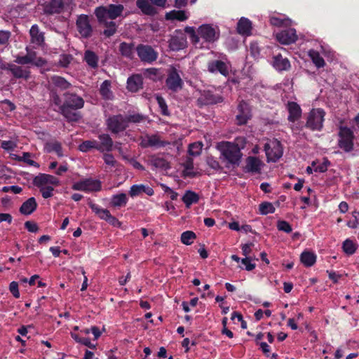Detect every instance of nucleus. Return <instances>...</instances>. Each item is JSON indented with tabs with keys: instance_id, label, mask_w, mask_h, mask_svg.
Segmentation results:
<instances>
[{
	"instance_id": "1",
	"label": "nucleus",
	"mask_w": 359,
	"mask_h": 359,
	"mask_svg": "<svg viewBox=\"0 0 359 359\" xmlns=\"http://www.w3.org/2000/svg\"><path fill=\"white\" fill-rule=\"evenodd\" d=\"M65 100L61 106V114L67 122H79L81 114L79 111L84 106L83 99L75 93L66 92L63 94Z\"/></svg>"
},
{
	"instance_id": "2",
	"label": "nucleus",
	"mask_w": 359,
	"mask_h": 359,
	"mask_svg": "<svg viewBox=\"0 0 359 359\" xmlns=\"http://www.w3.org/2000/svg\"><path fill=\"white\" fill-rule=\"evenodd\" d=\"M217 149L220 152V160L225 163V168L234 169L239 166L243 154L237 144L222 142L218 144Z\"/></svg>"
},
{
	"instance_id": "3",
	"label": "nucleus",
	"mask_w": 359,
	"mask_h": 359,
	"mask_svg": "<svg viewBox=\"0 0 359 359\" xmlns=\"http://www.w3.org/2000/svg\"><path fill=\"white\" fill-rule=\"evenodd\" d=\"M123 9L124 7L121 4H109L96 8L94 13L98 22H102L107 19L114 20L121 16Z\"/></svg>"
},
{
	"instance_id": "4",
	"label": "nucleus",
	"mask_w": 359,
	"mask_h": 359,
	"mask_svg": "<svg viewBox=\"0 0 359 359\" xmlns=\"http://www.w3.org/2000/svg\"><path fill=\"white\" fill-rule=\"evenodd\" d=\"M337 145L339 149L346 153L354 149L355 135L353 131L348 126H340L338 132Z\"/></svg>"
},
{
	"instance_id": "5",
	"label": "nucleus",
	"mask_w": 359,
	"mask_h": 359,
	"mask_svg": "<svg viewBox=\"0 0 359 359\" xmlns=\"http://www.w3.org/2000/svg\"><path fill=\"white\" fill-rule=\"evenodd\" d=\"M325 111L321 108L312 109L306 118L305 127L312 131H321L323 128Z\"/></svg>"
},
{
	"instance_id": "6",
	"label": "nucleus",
	"mask_w": 359,
	"mask_h": 359,
	"mask_svg": "<svg viewBox=\"0 0 359 359\" xmlns=\"http://www.w3.org/2000/svg\"><path fill=\"white\" fill-rule=\"evenodd\" d=\"M72 189L74 191H81L86 193L97 192L102 189V183L99 180H95L91 177L86 178L74 182Z\"/></svg>"
},
{
	"instance_id": "7",
	"label": "nucleus",
	"mask_w": 359,
	"mask_h": 359,
	"mask_svg": "<svg viewBox=\"0 0 359 359\" xmlns=\"http://www.w3.org/2000/svg\"><path fill=\"white\" fill-rule=\"evenodd\" d=\"M106 124L112 134L123 132L128 127L126 116L121 114L109 116L106 121Z\"/></svg>"
},
{
	"instance_id": "8",
	"label": "nucleus",
	"mask_w": 359,
	"mask_h": 359,
	"mask_svg": "<svg viewBox=\"0 0 359 359\" xmlns=\"http://www.w3.org/2000/svg\"><path fill=\"white\" fill-rule=\"evenodd\" d=\"M264 151L268 161L276 162L283 156V149L282 144L277 139L271 140L269 143L264 144Z\"/></svg>"
},
{
	"instance_id": "9",
	"label": "nucleus",
	"mask_w": 359,
	"mask_h": 359,
	"mask_svg": "<svg viewBox=\"0 0 359 359\" xmlns=\"http://www.w3.org/2000/svg\"><path fill=\"white\" fill-rule=\"evenodd\" d=\"M1 69L9 72L15 79L27 81L31 76V72L27 67H23L15 64L4 63L1 65Z\"/></svg>"
},
{
	"instance_id": "10",
	"label": "nucleus",
	"mask_w": 359,
	"mask_h": 359,
	"mask_svg": "<svg viewBox=\"0 0 359 359\" xmlns=\"http://www.w3.org/2000/svg\"><path fill=\"white\" fill-rule=\"evenodd\" d=\"M135 50L140 60L144 63L151 64L158 56V53L149 45L139 44Z\"/></svg>"
},
{
	"instance_id": "11",
	"label": "nucleus",
	"mask_w": 359,
	"mask_h": 359,
	"mask_svg": "<svg viewBox=\"0 0 359 359\" xmlns=\"http://www.w3.org/2000/svg\"><path fill=\"white\" fill-rule=\"evenodd\" d=\"M67 6V2L64 0H47L42 4L43 13L46 15L61 14Z\"/></svg>"
},
{
	"instance_id": "12",
	"label": "nucleus",
	"mask_w": 359,
	"mask_h": 359,
	"mask_svg": "<svg viewBox=\"0 0 359 359\" xmlns=\"http://www.w3.org/2000/svg\"><path fill=\"white\" fill-rule=\"evenodd\" d=\"M76 26L78 32L84 39L90 38L93 34V27L90 23L88 15L81 14L78 15Z\"/></svg>"
},
{
	"instance_id": "13",
	"label": "nucleus",
	"mask_w": 359,
	"mask_h": 359,
	"mask_svg": "<svg viewBox=\"0 0 359 359\" xmlns=\"http://www.w3.org/2000/svg\"><path fill=\"white\" fill-rule=\"evenodd\" d=\"M223 101V98L222 96L219 95H215L210 90H201L200 96L198 97L196 100L197 106L199 107H203V106L210 105V104H215L217 103H220Z\"/></svg>"
},
{
	"instance_id": "14",
	"label": "nucleus",
	"mask_w": 359,
	"mask_h": 359,
	"mask_svg": "<svg viewBox=\"0 0 359 359\" xmlns=\"http://www.w3.org/2000/svg\"><path fill=\"white\" fill-rule=\"evenodd\" d=\"M187 46L186 34L181 29H176L169 40V48L173 51H179Z\"/></svg>"
},
{
	"instance_id": "15",
	"label": "nucleus",
	"mask_w": 359,
	"mask_h": 359,
	"mask_svg": "<svg viewBox=\"0 0 359 359\" xmlns=\"http://www.w3.org/2000/svg\"><path fill=\"white\" fill-rule=\"evenodd\" d=\"M236 122L238 126L245 125L252 117L251 109L249 104L244 100H241L237 107Z\"/></svg>"
},
{
	"instance_id": "16",
	"label": "nucleus",
	"mask_w": 359,
	"mask_h": 359,
	"mask_svg": "<svg viewBox=\"0 0 359 359\" xmlns=\"http://www.w3.org/2000/svg\"><path fill=\"white\" fill-rule=\"evenodd\" d=\"M198 33L205 41L213 43L219 37V32H216L215 29L209 24L201 25L198 29Z\"/></svg>"
},
{
	"instance_id": "17",
	"label": "nucleus",
	"mask_w": 359,
	"mask_h": 359,
	"mask_svg": "<svg viewBox=\"0 0 359 359\" xmlns=\"http://www.w3.org/2000/svg\"><path fill=\"white\" fill-rule=\"evenodd\" d=\"M166 86L172 92H177L183 86V81L175 67L170 70L168 77L165 80Z\"/></svg>"
},
{
	"instance_id": "18",
	"label": "nucleus",
	"mask_w": 359,
	"mask_h": 359,
	"mask_svg": "<svg viewBox=\"0 0 359 359\" xmlns=\"http://www.w3.org/2000/svg\"><path fill=\"white\" fill-rule=\"evenodd\" d=\"M298 39L294 28H286L276 34L277 41L281 44L289 45L294 43Z\"/></svg>"
},
{
	"instance_id": "19",
	"label": "nucleus",
	"mask_w": 359,
	"mask_h": 359,
	"mask_svg": "<svg viewBox=\"0 0 359 359\" xmlns=\"http://www.w3.org/2000/svg\"><path fill=\"white\" fill-rule=\"evenodd\" d=\"M263 163L256 156H248L245 159L243 170L245 173L260 174Z\"/></svg>"
},
{
	"instance_id": "20",
	"label": "nucleus",
	"mask_w": 359,
	"mask_h": 359,
	"mask_svg": "<svg viewBox=\"0 0 359 359\" xmlns=\"http://www.w3.org/2000/svg\"><path fill=\"white\" fill-rule=\"evenodd\" d=\"M96 144L97 150L100 153L110 152L113 149L114 142L109 134L102 133L98 135Z\"/></svg>"
},
{
	"instance_id": "21",
	"label": "nucleus",
	"mask_w": 359,
	"mask_h": 359,
	"mask_svg": "<svg viewBox=\"0 0 359 359\" xmlns=\"http://www.w3.org/2000/svg\"><path fill=\"white\" fill-rule=\"evenodd\" d=\"M148 163L153 167L154 170H168L170 169V163L163 157L159 155H151L148 157Z\"/></svg>"
},
{
	"instance_id": "22",
	"label": "nucleus",
	"mask_w": 359,
	"mask_h": 359,
	"mask_svg": "<svg viewBox=\"0 0 359 359\" xmlns=\"http://www.w3.org/2000/svg\"><path fill=\"white\" fill-rule=\"evenodd\" d=\"M272 65L278 72L287 71L291 67L289 60L283 57L280 53L273 57Z\"/></svg>"
},
{
	"instance_id": "23",
	"label": "nucleus",
	"mask_w": 359,
	"mask_h": 359,
	"mask_svg": "<svg viewBox=\"0 0 359 359\" xmlns=\"http://www.w3.org/2000/svg\"><path fill=\"white\" fill-rule=\"evenodd\" d=\"M142 193L149 196L154 194V189L151 187L142 184L133 185L129 191V195L133 198L138 196Z\"/></svg>"
},
{
	"instance_id": "24",
	"label": "nucleus",
	"mask_w": 359,
	"mask_h": 359,
	"mask_svg": "<svg viewBox=\"0 0 359 359\" xmlns=\"http://www.w3.org/2000/svg\"><path fill=\"white\" fill-rule=\"evenodd\" d=\"M208 69L211 73L219 72L224 76L229 74V69L225 62L222 60L210 61L208 64Z\"/></svg>"
},
{
	"instance_id": "25",
	"label": "nucleus",
	"mask_w": 359,
	"mask_h": 359,
	"mask_svg": "<svg viewBox=\"0 0 359 359\" xmlns=\"http://www.w3.org/2000/svg\"><path fill=\"white\" fill-rule=\"evenodd\" d=\"M143 79L140 74H134L127 80L128 89L133 93L137 92L143 88Z\"/></svg>"
},
{
	"instance_id": "26",
	"label": "nucleus",
	"mask_w": 359,
	"mask_h": 359,
	"mask_svg": "<svg viewBox=\"0 0 359 359\" xmlns=\"http://www.w3.org/2000/svg\"><path fill=\"white\" fill-rule=\"evenodd\" d=\"M287 110L289 112V116L287 120L290 122H295L297 121L302 116V109L300 106L294 102H288L287 103Z\"/></svg>"
},
{
	"instance_id": "27",
	"label": "nucleus",
	"mask_w": 359,
	"mask_h": 359,
	"mask_svg": "<svg viewBox=\"0 0 359 359\" xmlns=\"http://www.w3.org/2000/svg\"><path fill=\"white\" fill-rule=\"evenodd\" d=\"M252 29L251 21L246 18L242 17L237 23V32L241 35L249 36Z\"/></svg>"
},
{
	"instance_id": "28",
	"label": "nucleus",
	"mask_w": 359,
	"mask_h": 359,
	"mask_svg": "<svg viewBox=\"0 0 359 359\" xmlns=\"http://www.w3.org/2000/svg\"><path fill=\"white\" fill-rule=\"evenodd\" d=\"M31 42L37 46H41L44 43V34L40 32L37 25H33L29 30Z\"/></svg>"
},
{
	"instance_id": "29",
	"label": "nucleus",
	"mask_w": 359,
	"mask_h": 359,
	"mask_svg": "<svg viewBox=\"0 0 359 359\" xmlns=\"http://www.w3.org/2000/svg\"><path fill=\"white\" fill-rule=\"evenodd\" d=\"M37 205L35 198L31 197L21 205L20 212L25 215H31L36 210Z\"/></svg>"
},
{
	"instance_id": "30",
	"label": "nucleus",
	"mask_w": 359,
	"mask_h": 359,
	"mask_svg": "<svg viewBox=\"0 0 359 359\" xmlns=\"http://www.w3.org/2000/svg\"><path fill=\"white\" fill-rule=\"evenodd\" d=\"M83 60L91 69H96L98 67L99 57L94 51L86 50L84 52Z\"/></svg>"
},
{
	"instance_id": "31",
	"label": "nucleus",
	"mask_w": 359,
	"mask_h": 359,
	"mask_svg": "<svg viewBox=\"0 0 359 359\" xmlns=\"http://www.w3.org/2000/svg\"><path fill=\"white\" fill-rule=\"evenodd\" d=\"M111 81L110 80H104L100 88V94L103 100H112L114 99V94L111 90Z\"/></svg>"
},
{
	"instance_id": "32",
	"label": "nucleus",
	"mask_w": 359,
	"mask_h": 359,
	"mask_svg": "<svg viewBox=\"0 0 359 359\" xmlns=\"http://www.w3.org/2000/svg\"><path fill=\"white\" fill-rule=\"evenodd\" d=\"M182 166L184 167V170L182 171V177L184 178H194L197 176L198 172L193 171L194 160L192 158L187 157L185 161L182 163Z\"/></svg>"
},
{
	"instance_id": "33",
	"label": "nucleus",
	"mask_w": 359,
	"mask_h": 359,
	"mask_svg": "<svg viewBox=\"0 0 359 359\" xmlns=\"http://www.w3.org/2000/svg\"><path fill=\"white\" fill-rule=\"evenodd\" d=\"M51 83L54 86L53 88L60 90H67L71 87V83L65 78L60 76H53L51 77Z\"/></svg>"
},
{
	"instance_id": "34",
	"label": "nucleus",
	"mask_w": 359,
	"mask_h": 359,
	"mask_svg": "<svg viewBox=\"0 0 359 359\" xmlns=\"http://www.w3.org/2000/svg\"><path fill=\"white\" fill-rule=\"evenodd\" d=\"M88 205L92 211L101 219L107 220L110 215V212L107 209L102 208L99 205L90 201Z\"/></svg>"
},
{
	"instance_id": "35",
	"label": "nucleus",
	"mask_w": 359,
	"mask_h": 359,
	"mask_svg": "<svg viewBox=\"0 0 359 359\" xmlns=\"http://www.w3.org/2000/svg\"><path fill=\"white\" fill-rule=\"evenodd\" d=\"M135 46L133 43L122 42L119 45V51L122 56L133 59L134 57Z\"/></svg>"
},
{
	"instance_id": "36",
	"label": "nucleus",
	"mask_w": 359,
	"mask_h": 359,
	"mask_svg": "<svg viewBox=\"0 0 359 359\" xmlns=\"http://www.w3.org/2000/svg\"><path fill=\"white\" fill-rule=\"evenodd\" d=\"M182 201L184 202L187 208H190L192 204L197 203L198 202L199 196L196 192L188 190L184 193L182 198Z\"/></svg>"
},
{
	"instance_id": "37",
	"label": "nucleus",
	"mask_w": 359,
	"mask_h": 359,
	"mask_svg": "<svg viewBox=\"0 0 359 359\" xmlns=\"http://www.w3.org/2000/svg\"><path fill=\"white\" fill-rule=\"evenodd\" d=\"M128 203V198L126 194L121 193L118 194L113 195L110 205L111 207L121 208L125 206Z\"/></svg>"
},
{
	"instance_id": "38",
	"label": "nucleus",
	"mask_w": 359,
	"mask_h": 359,
	"mask_svg": "<svg viewBox=\"0 0 359 359\" xmlns=\"http://www.w3.org/2000/svg\"><path fill=\"white\" fill-rule=\"evenodd\" d=\"M302 263L306 267L312 266L316 262V255L315 253L309 251H304L300 256Z\"/></svg>"
},
{
	"instance_id": "39",
	"label": "nucleus",
	"mask_w": 359,
	"mask_h": 359,
	"mask_svg": "<svg viewBox=\"0 0 359 359\" xmlns=\"http://www.w3.org/2000/svg\"><path fill=\"white\" fill-rule=\"evenodd\" d=\"M137 6L141 11L148 15H153L156 13L155 8L148 2L147 0H137Z\"/></svg>"
},
{
	"instance_id": "40",
	"label": "nucleus",
	"mask_w": 359,
	"mask_h": 359,
	"mask_svg": "<svg viewBox=\"0 0 359 359\" xmlns=\"http://www.w3.org/2000/svg\"><path fill=\"white\" fill-rule=\"evenodd\" d=\"M46 149L49 153L54 152L59 157L63 156L62 144L58 141L47 142L46 144Z\"/></svg>"
},
{
	"instance_id": "41",
	"label": "nucleus",
	"mask_w": 359,
	"mask_h": 359,
	"mask_svg": "<svg viewBox=\"0 0 359 359\" xmlns=\"http://www.w3.org/2000/svg\"><path fill=\"white\" fill-rule=\"evenodd\" d=\"M50 102L51 104H54L55 106L58 107V110H54L59 112L61 114V106H62L63 102L57 90L55 88H51L50 90Z\"/></svg>"
},
{
	"instance_id": "42",
	"label": "nucleus",
	"mask_w": 359,
	"mask_h": 359,
	"mask_svg": "<svg viewBox=\"0 0 359 359\" xmlns=\"http://www.w3.org/2000/svg\"><path fill=\"white\" fill-rule=\"evenodd\" d=\"M168 144V142L162 141L157 135H151L147 136V143L145 147H163Z\"/></svg>"
},
{
	"instance_id": "43",
	"label": "nucleus",
	"mask_w": 359,
	"mask_h": 359,
	"mask_svg": "<svg viewBox=\"0 0 359 359\" xmlns=\"http://www.w3.org/2000/svg\"><path fill=\"white\" fill-rule=\"evenodd\" d=\"M312 62L318 67L321 68L325 65V62L320 53L314 50H311L309 53Z\"/></svg>"
},
{
	"instance_id": "44",
	"label": "nucleus",
	"mask_w": 359,
	"mask_h": 359,
	"mask_svg": "<svg viewBox=\"0 0 359 359\" xmlns=\"http://www.w3.org/2000/svg\"><path fill=\"white\" fill-rule=\"evenodd\" d=\"M203 144L201 142H195L189 145L188 153L190 156H198L202 151Z\"/></svg>"
},
{
	"instance_id": "45",
	"label": "nucleus",
	"mask_w": 359,
	"mask_h": 359,
	"mask_svg": "<svg viewBox=\"0 0 359 359\" xmlns=\"http://www.w3.org/2000/svg\"><path fill=\"white\" fill-rule=\"evenodd\" d=\"M165 16L168 20L184 21L187 19V16L184 11H172L168 13Z\"/></svg>"
},
{
	"instance_id": "46",
	"label": "nucleus",
	"mask_w": 359,
	"mask_h": 359,
	"mask_svg": "<svg viewBox=\"0 0 359 359\" xmlns=\"http://www.w3.org/2000/svg\"><path fill=\"white\" fill-rule=\"evenodd\" d=\"M196 238V235L194 232L186 231L181 234V242L186 245H189L194 243Z\"/></svg>"
},
{
	"instance_id": "47",
	"label": "nucleus",
	"mask_w": 359,
	"mask_h": 359,
	"mask_svg": "<svg viewBox=\"0 0 359 359\" xmlns=\"http://www.w3.org/2000/svg\"><path fill=\"white\" fill-rule=\"evenodd\" d=\"M102 23H103L106 27V29L103 32V34L105 36L110 37L116 33V25L114 22H109L107 21V20H106V21L102 22Z\"/></svg>"
},
{
	"instance_id": "48",
	"label": "nucleus",
	"mask_w": 359,
	"mask_h": 359,
	"mask_svg": "<svg viewBox=\"0 0 359 359\" xmlns=\"http://www.w3.org/2000/svg\"><path fill=\"white\" fill-rule=\"evenodd\" d=\"M259 213L263 215H266L269 213H273L276 208L273 204L270 202H263L259 205Z\"/></svg>"
},
{
	"instance_id": "49",
	"label": "nucleus",
	"mask_w": 359,
	"mask_h": 359,
	"mask_svg": "<svg viewBox=\"0 0 359 359\" xmlns=\"http://www.w3.org/2000/svg\"><path fill=\"white\" fill-rule=\"evenodd\" d=\"M92 149L97 150V144L95 140L83 141L79 146V149L82 152H88Z\"/></svg>"
},
{
	"instance_id": "50",
	"label": "nucleus",
	"mask_w": 359,
	"mask_h": 359,
	"mask_svg": "<svg viewBox=\"0 0 359 359\" xmlns=\"http://www.w3.org/2000/svg\"><path fill=\"white\" fill-rule=\"evenodd\" d=\"M32 183L35 187L39 189L44 187L47 185V174L39 173L33 179Z\"/></svg>"
},
{
	"instance_id": "51",
	"label": "nucleus",
	"mask_w": 359,
	"mask_h": 359,
	"mask_svg": "<svg viewBox=\"0 0 359 359\" xmlns=\"http://www.w3.org/2000/svg\"><path fill=\"white\" fill-rule=\"evenodd\" d=\"M156 100L161 109V114L163 116H170V113L168 110L165 99L162 96L157 95L156 96Z\"/></svg>"
},
{
	"instance_id": "52",
	"label": "nucleus",
	"mask_w": 359,
	"mask_h": 359,
	"mask_svg": "<svg viewBox=\"0 0 359 359\" xmlns=\"http://www.w3.org/2000/svg\"><path fill=\"white\" fill-rule=\"evenodd\" d=\"M342 248L346 254L353 255L356 250V245L351 240L346 239L343 243Z\"/></svg>"
},
{
	"instance_id": "53",
	"label": "nucleus",
	"mask_w": 359,
	"mask_h": 359,
	"mask_svg": "<svg viewBox=\"0 0 359 359\" xmlns=\"http://www.w3.org/2000/svg\"><path fill=\"white\" fill-rule=\"evenodd\" d=\"M208 165L214 170L219 171L222 170L219 162L213 156H208L206 159Z\"/></svg>"
},
{
	"instance_id": "54",
	"label": "nucleus",
	"mask_w": 359,
	"mask_h": 359,
	"mask_svg": "<svg viewBox=\"0 0 359 359\" xmlns=\"http://www.w3.org/2000/svg\"><path fill=\"white\" fill-rule=\"evenodd\" d=\"M30 157H31V154L30 153L23 152L22 156H18V160L19 161H22L25 162L29 165H32V166H35L36 168H39V163H36V161L30 159Z\"/></svg>"
},
{
	"instance_id": "55",
	"label": "nucleus",
	"mask_w": 359,
	"mask_h": 359,
	"mask_svg": "<svg viewBox=\"0 0 359 359\" xmlns=\"http://www.w3.org/2000/svg\"><path fill=\"white\" fill-rule=\"evenodd\" d=\"M277 229L279 231L285 232V233H290L292 231V226L290 224L289 222L285 220H280L277 222Z\"/></svg>"
},
{
	"instance_id": "56",
	"label": "nucleus",
	"mask_w": 359,
	"mask_h": 359,
	"mask_svg": "<svg viewBox=\"0 0 359 359\" xmlns=\"http://www.w3.org/2000/svg\"><path fill=\"white\" fill-rule=\"evenodd\" d=\"M270 23L276 27H282L283 25H287L289 24V19H282L278 17H271L270 18Z\"/></svg>"
},
{
	"instance_id": "57",
	"label": "nucleus",
	"mask_w": 359,
	"mask_h": 359,
	"mask_svg": "<svg viewBox=\"0 0 359 359\" xmlns=\"http://www.w3.org/2000/svg\"><path fill=\"white\" fill-rule=\"evenodd\" d=\"M1 104L2 110H4L5 112H11L16 108L15 104L8 99L2 100Z\"/></svg>"
},
{
	"instance_id": "58",
	"label": "nucleus",
	"mask_w": 359,
	"mask_h": 359,
	"mask_svg": "<svg viewBox=\"0 0 359 359\" xmlns=\"http://www.w3.org/2000/svg\"><path fill=\"white\" fill-rule=\"evenodd\" d=\"M73 57L69 54H62L60 56L59 65L62 67H67L71 63Z\"/></svg>"
},
{
	"instance_id": "59",
	"label": "nucleus",
	"mask_w": 359,
	"mask_h": 359,
	"mask_svg": "<svg viewBox=\"0 0 359 359\" xmlns=\"http://www.w3.org/2000/svg\"><path fill=\"white\" fill-rule=\"evenodd\" d=\"M330 165V161L327 158H324L323 162L315 167L314 171L320 173L325 172L327 170V168Z\"/></svg>"
},
{
	"instance_id": "60",
	"label": "nucleus",
	"mask_w": 359,
	"mask_h": 359,
	"mask_svg": "<svg viewBox=\"0 0 359 359\" xmlns=\"http://www.w3.org/2000/svg\"><path fill=\"white\" fill-rule=\"evenodd\" d=\"M39 189L43 198H48L53 196L54 188L51 186H46Z\"/></svg>"
},
{
	"instance_id": "61",
	"label": "nucleus",
	"mask_w": 359,
	"mask_h": 359,
	"mask_svg": "<svg viewBox=\"0 0 359 359\" xmlns=\"http://www.w3.org/2000/svg\"><path fill=\"white\" fill-rule=\"evenodd\" d=\"M11 33L9 31L0 30V46H6Z\"/></svg>"
},
{
	"instance_id": "62",
	"label": "nucleus",
	"mask_w": 359,
	"mask_h": 359,
	"mask_svg": "<svg viewBox=\"0 0 359 359\" xmlns=\"http://www.w3.org/2000/svg\"><path fill=\"white\" fill-rule=\"evenodd\" d=\"M127 123H140L143 120V116L140 114H130L126 116Z\"/></svg>"
},
{
	"instance_id": "63",
	"label": "nucleus",
	"mask_w": 359,
	"mask_h": 359,
	"mask_svg": "<svg viewBox=\"0 0 359 359\" xmlns=\"http://www.w3.org/2000/svg\"><path fill=\"white\" fill-rule=\"evenodd\" d=\"M9 290L15 298L20 297V292L18 289V283L15 281H12L9 285Z\"/></svg>"
},
{
	"instance_id": "64",
	"label": "nucleus",
	"mask_w": 359,
	"mask_h": 359,
	"mask_svg": "<svg viewBox=\"0 0 359 359\" xmlns=\"http://www.w3.org/2000/svg\"><path fill=\"white\" fill-rule=\"evenodd\" d=\"M252 258V257H245L241 259V263L245 266V270L250 271L253 270L256 265L251 262Z\"/></svg>"
}]
</instances>
